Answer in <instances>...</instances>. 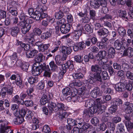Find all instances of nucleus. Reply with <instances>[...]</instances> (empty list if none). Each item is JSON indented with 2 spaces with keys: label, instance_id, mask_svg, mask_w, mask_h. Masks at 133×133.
I'll return each mask as SVG.
<instances>
[{
  "label": "nucleus",
  "instance_id": "f257e3e1",
  "mask_svg": "<svg viewBox=\"0 0 133 133\" xmlns=\"http://www.w3.org/2000/svg\"><path fill=\"white\" fill-rule=\"evenodd\" d=\"M36 9L35 11L32 8H30L28 10L29 14L33 18L38 21L47 17L48 15L46 11L47 8L45 5L42 6L41 4H38Z\"/></svg>",
  "mask_w": 133,
  "mask_h": 133
},
{
  "label": "nucleus",
  "instance_id": "f03ea898",
  "mask_svg": "<svg viewBox=\"0 0 133 133\" xmlns=\"http://www.w3.org/2000/svg\"><path fill=\"white\" fill-rule=\"evenodd\" d=\"M103 69L98 66L97 64L92 65L91 66V70L92 72H95L94 73L90 72L89 76V77L88 80V82L90 84H93L96 81L99 82L101 83L103 82L101 76V73Z\"/></svg>",
  "mask_w": 133,
  "mask_h": 133
},
{
  "label": "nucleus",
  "instance_id": "7ed1b4c3",
  "mask_svg": "<svg viewBox=\"0 0 133 133\" xmlns=\"http://www.w3.org/2000/svg\"><path fill=\"white\" fill-rule=\"evenodd\" d=\"M48 107L51 112L53 111L56 112L58 111L65 110V105L64 104L61 103L55 102L54 101H49Z\"/></svg>",
  "mask_w": 133,
  "mask_h": 133
},
{
  "label": "nucleus",
  "instance_id": "20e7f679",
  "mask_svg": "<svg viewBox=\"0 0 133 133\" xmlns=\"http://www.w3.org/2000/svg\"><path fill=\"white\" fill-rule=\"evenodd\" d=\"M124 109L126 114L124 116V117L126 121H130V114L133 112V103L128 102H124Z\"/></svg>",
  "mask_w": 133,
  "mask_h": 133
},
{
  "label": "nucleus",
  "instance_id": "39448f33",
  "mask_svg": "<svg viewBox=\"0 0 133 133\" xmlns=\"http://www.w3.org/2000/svg\"><path fill=\"white\" fill-rule=\"evenodd\" d=\"M8 122L6 120H0V131L1 133H14L9 126H7Z\"/></svg>",
  "mask_w": 133,
  "mask_h": 133
},
{
  "label": "nucleus",
  "instance_id": "423d86ee",
  "mask_svg": "<svg viewBox=\"0 0 133 133\" xmlns=\"http://www.w3.org/2000/svg\"><path fill=\"white\" fill-rule=\"evenodd\" d=\"M44 63H39L38 65L37 66L36 63L34 64V66L32 68V72L33 75L36 76L40 75L42 72L44 67Z\"/></svg>",
  "mask_w": 133,
  "mask_h": 133
},
{
  "label": "nucleus",
  "instance_id": "0eeeda50",
  "mask_svg": "<svg viewBox=\"0 0 133 133\" xmlns=\"http://www.w3.org/2000/svg\"><path fill=\"white\" fill-rule=\"evenodd\" d=\"M92 107L88 109H84L83 111V118L86 120V122H88L91 117L94 114L95 110H93Z\"/></svg>",
  "mask_w": 133,
  "mask_h": 133
},
{
  "label": "nucleus",
  "instance_id": "6e6552de",
  "mask_svg": "<svg viewBox=\"0 0 133 133\" xmlns=\"http://www.w3.org/2000/svg\"><path fill=\"white\" fill-rule=\"evenodd\" d=\"M73 63L72 62L68 61L65 63L61 65L62 66L61 72H63V74H65L68 68L70 71H72L74 68Z\"/></svg>",
  "mask_w": 133,
  "mask_h": 133
},
{
  "label": "nucleus",
  "instance_id": "1a4fd4ad",
  "mask_svg": "<svg viewBox=\"0 0 133 133\" xmlns=\"http://www.w3.org/2000/svg\"><path fill=\"white\" fill-rule=\"evenodd\" d=\"M17 58V54L15 52L13 53L12 55L8 57V60L7 62L9 66L12 67L15 65L16 61Z\"/></svg>",
  "mask_w": 133,
  "mask_h": 133
},
{
  "label": "nucleus",
  "instance_id": "9d476101",
  "mask_svg": "<svg viewBox=\"0 0 133 133\" xmlns=\"http://www.w3.org/2000/svg\"><path fill=\"white\" fill-rule=\"evenodd\" d=\"M83 91L82 92L81 94L80 95V96H78L76 95L75 94L74 95H72V101L74 102H76V101L81 102L83 101V99L85 97L84 96V90L85 89V87H83Z\"/></svg>",
  "mask_w": 133,
  "mask_h": 133
},
{
  "label": "nucleus",
  "instance_id": "9b49d317",
  "mask_svg": "<svg viewBox=\"0 0 133 133\" xmlns=\"http://www.w3.org/2000/svg\"><path fill=\"white\" fill-rule=\"evenodd\" d=\"M71 26L70 24L69 23L62 25L60 27V31L62 33L66 34L70 31Z\"/></svg>",
  "mask_w": 133,
  "mask_h": 133
},
{
  "label": "nucleus",
  "instance_id": "f8f14e48",
  "mask_svg": "<svg viewBox=\"0 0 133 133\" xmlns=\"http://www.w3.org/2000/svg\"><path fill=\"white\" fill-rule=\"evenodd\" d=\"M114 46L116 49L119 51L125 49L122 43L119 39H117L115 41L114 43Z\"/></svg>",
  "mask_w": 133,
  "mask_h": 133
},
{
  "label": "nucleus",
  "instance_id": "ddd939ff",
  "mask_svg": "<svg viewBox=\"0 0 133 133\" xmlns=\"http://www.w3.org/2000/svg\"><path fill=\"white\" fill-rule=\"evenodd\" d=\"M102 0H91L90 3L91 7L95 9L98 8L102 3Z\"/></svg>",
  "mask_w": 133,
  "mask_h": 133
},
{
  "label": "nucleus",
  "instance_id": "4468645a",
  "mask_svg": "<svg viewBox=\"0 0 133 133\" xmlns=\"http://www.w3.org/2000/svg\"><path fill=\"white\" fill-rule=\"evenodd\" d=\"M125 86L121 83H118L115 85L114 88L116 91L119 92H121L124 91L125 90Z\"/></svg>",
  "mask_w": 133,
  "mask_h": 133
},
{
  "label": "nucleus",
  "instance_id": "2eb2a0df",
  "mask_svg": "<svg viewBox=\"0 0 133 133\" xmlns=\"http://www.w3.org/2000/svg\"><path fill=\"white\" fill-rule=\"evenodd\" d=\"M44 68L43 69V71H44L43 76L46 77H50L52 74V72L50 69L49 66L48 65L46 66L44 63Z\"/></svg>",
  "mask_w": 133,
  "mask_h": 133
},
{
  "label": "nucleus",
  "instance_id": "dca6fc26",
  "mask_svg": "<svg viewBox=\"0 0 133 133\" xmlns=\"http://www.w3.org/2000/svg\"><path fill=\"white\" fill-rule=\"evenodd\" d=\"M84 96H85L83 99V101H84L85 106V107H89V108L91 107V106L93 105L92 103H94L93 101L91 99H88L87 98V96L86 94L85 93V91L84 92Z\"/></svg>",
  "mask_w": 133,
  "mask_h": 133
},
{
  "label": "nucleus",
  "instance_id": "f3484780",
  "mask_svg": "<svg viewBox=\"0 0 133 133\" xmlns=\"http://www.w3.org/2000/svg\"><path fill=\"white\" fill-rule=\"evenodd\" d=\"M34 33H31L30 34H27L25 36V39L26 41L31 43L33 45V44L34 41H35L34 39Z\"/></svg>",
  "mask_w": 133,
  "mask_h": 133
},
{
  "label": "nucleus",
  "instance_id": "a211bd4d",
  "mask_svg": "<svg viewBox=\"0 0 133 133\" xmlns=\"http://www.w3.org/2000/svg\"><path fill=\"white\" fill-rule=\"evenodd\" d=\"M38 52V51L34 49L27 52L26 53V55L28 58H33L34 56L37 55Z\"/></svg>",
  "mask_w": 133,
  "mask_h": 133
},
{
  "label": "nucleus",
  "instance_id": "6ab92c4d",
  "mask_svg": "<svg viewBox=\"0 0 133 133\" xmlns=\"http://www.w3.org/2000/svg\"><path fill=\"white\" fill-rule=\"evenodd\" d=\"M123 55L125 56H127L131 58L133 56V49L130 47L125 49L124 51Z\"/></svg>",
  "mask_w": 133,
  "mask_h": 133
},
{
  "label": "nucleus",
  "instance_id": "aec40b11",
  "mask_svg": "<svg viewBox=\"0 0 133 133\" xmlns=\"http://www.w3.org/2000/svg\"><path fill=\"white\" fill-rule=\"evenodd\" d=\"M102 106H98L97 105H94L92 107L93 108V110H95L96 111L94 112L95 113L97 112L98 114H102L103 112L105 111V107H104Z\"/></svg>",
  "mask_w": 133,
  "mask_h": 133
},
{
  "label": "nucleus",
  "instance_id": "412c9836",
  "mask_svg": "<svg viewBox=\"0 0 133 133\" xmlns=\"http://www.w3.org/2000/svg\"><path fill=\"white\" fill-rule=\"evenodd\" d=\"M73 39L76 42L78 41L79 37L81 36L82 33L81 31H74L72 33Z\"/></svg>",
  "mask_w": 133,
  "mask_h": 133
},
{
  "label": "nucleus",
  "instance_id": "4be33fe9",
  "mask_svg": "<svg viewBox=\"0 0 133 133\" xmlns=\"http://www.w3.org/2000/svg\"><path fill=\"white\" fill-rule=\"evenodd\" d=\"M21 13L19 16V18L20 20H23L24 21H31V19H29L28 17L24 14L22 10H20Z\"/></svg>",
  "mask_w": 133,
  "mask_h": 133
},
{
  "label": "nucleus",
  "instance_id": "5701e85b",
  "mask_svg": "<svg viewBox=\"0 0 133 133\" xmlns=\"http://www.w3.org/2000/svg\"><path fill=\"white\" fill-rule=\"evenodd\" d=\"M117 30L119 35L121 37H124L126 35V31L122 26H118Z\"/></svg>",
  "mask_w": 133,
  "mask_h": 133
},
{
  "label": "nucleus",
  "instance_id": "b1692460",
  "mask_svg": "<svg viewBox=\"0 0 133 133\" xmlns=\"http://www.w3.org/2000/svg\"><path fill=\"white\" fill-rule=\"evenodd\" d=\"M124 123L128 131L130 133H132L133 128V123L130 121H125Z\"/></svg>",
  "mask_w": 133,
  "mask_h": 133
},
{
  "label": "nucleus",
  "instance_id": "393cba45",
  "mask_svg": "<svg viewBox=\"0 0 133 133\" xmlns=\"http://www.w3.org/2000/svg\"><path fill=\"white\" fill-rule=\"evenodd\" d=\"M100 93V89L98 87L95 88L90 93L91 97L94 98H96L97 96H99Z\"/></svg>",
  "mask_w": 133,
  "mask_h": 133
},
{
  "label": "nucleus",
  "instance_id": "a878e982",
  "mask_svg": "<svg viewBox=\"0 0 133 133\" xmlns=\"http://www.w3.org/2000/svg\"><path fill=\"white\" fill-rule=\"evenodd\" d=\"M44 58L45 57L43 56V54L41 53L38 54L35 57V60L36 62L35 63L39 64V63H40V62H42Z\"/></svg>",
  "mask_w": 133,
  "mask_h": 133
},
{
  "label": "nucleus",
  "instance_id": "bb28decb",
  "mask_svg": "<svg viewBox=\"0 0 133 133\" xmlns=\"http://www.w3.org/2000/svg\"><path fill=\"white\" fill-rule=\"evenodd\" d=\"M117 130L118 133H124V126L123 124L120 123L117 125Z\"/></svg>",
  "mask_w": 133,
  "mask_h": 133
},
{
  "label": "nucleus",
  "instance_id": "cd10ccee",
  "mask_svg": "<svg viewBox=\"0 0 133 133\" xmlns=\"http://www.w3.org/2000/svg\"><path fill=\"white\" fill-rule=\"evenodd\" d=\"M16 85L20 88H22L23 87V81L19 75L17 76V78L15 81Z\"/></svg>",
  "mask_w": 133,
  "mask_h": 133
},
{
  "label": "nucleus",
  "instance_id": "c85d7f7f",
  "mask_svg": "<svg viewBox=\"0 0 133 133\" xmlns=\"http://www.w3.org/2000/svg\"><path fill=\"white\" fill-rule=\"evenodd\" d=\"M52 36V34L50 31H47L43 33L40 36L41 38L43 40H45Z\"/></svg>",
  "mask_w": 133,
  "mask_h": 133
},
{
  "label": "nucleus",
  "instance_id": "c756f323",
  "mask_svg": "<svg viewBox=\"0 0 133 133\" xmlns=\"http://www.w3.org/2000/svg\"><path fill=\"white\" fill-rule=\"evenodd\" d=\"M115 48L113 47H110L107 53L108 57L109 58H113L115 54Z\"/></svg>",
  "mask_w": 133,
  "mask_h": 133
},
{
  "label": "nucleus",
  "instance_id": "7c9ffc66",
  "mask_svg": "<svg viewBox=\"0 0 133 133\" xmlns=\"http://www.w3.org/2000/svg\"><path fill=\"white\" fill-rule=\"evenodd\" d=\"M19 31L18 27V26H13L11 29V34L13 36H16L18 34Z\"/></svg>",
  "mask_w": 133,
  "mask_h": 133
},
{
  "label": "nucleus",
  "instance_id": "2f4dec72",
  "mask_svg": "<svg viewBox=\"0 0 133 133\" xmlns=\"http://www.w3.org/2000/svg\"><path fill=\"white\" fill-rule=\"evenodd\" d=\"M109 32L108 30L104 28H101L97 31V34L99 36L108 35Z\"/></svg>",
  "mask_w": 133,
  "mask_h": 133
},
{
  "label": "nucleus",
  "instance_id": "473e14b6",
  "mask_svg": "<svg viewBox=\"0 0 133 133\" xmlns=\"http://www.w3.org/2000/svg\"><path fill=\"white\" fill-rule=\"evenodd\" d=\"M61 51L62 53L63 54H70L72 51V50L70 47L63 46L62 47Z\"/></svg>",
  "mask_w": 133,
  "mask_h": 133
},
{
  "label": "nucleus",
  "instance_id": "72a5a7b5",
  "mask_svg": "<svg viewBox=\"0 0 133 133\" xmlns=\"http://www.w3.org/2000/svg\"><path fill=\"white\" fill-rule=\"evenodd\" d=\"M118 16L123 19H128V17H127V13L125 10H120L118 12Z\"/></svg>",
  "mask_w": 133,
  "mask_h": 133
},
{
  "label": "nucleus",
  "instance_id": "f704fd0d",
  "mask_svg": "<svg viewBox=\"0 0 133 133\" xmlns=\"http://www.w3.org/2000/svg\"><path fill=\"white\" fill-rule=\"evenodd\" d=\"M8 8H17L18 3L14 0H9L8 3Z\"/></svg>",
  "mask_w": 133,
  "mask_h": 133
},
{
  "label": "nucleus",
  "instance_id": "c9c22d12",
  "mask_svg": "<svg viewBox=\"0 0 133 133\" xmlns=\"http://www.w3.org/2000/svg\"><path fill=\"white\" fill-rule=\"evenodd\" d=\"M107 52L105 50H102L100 51L97 54L96 56L99 57V58L97 59V60L99 61V60L105 57L107 55Z\"/></svg>",
  "mask_w": 133,
  "mask_h": 133
},
{
  "label": "nucleus",
  "instance_id": "e433bc0d",
  "mask_svg": "<svg viewBox=\"0 0 133 133\" xmlns=\"http://www.w3.org/2000/svg\"><path fill=\"white\" fill-rule=\"evenodd\" d=\"M101 77L103 81V82L104 80L109 79L110 78L108 73L106 71H103L101 73Z\"/></svg>",
  "mask_w": 133,
  "mask_h": 133
},
{
  "label": "nucleus",
  "instance_id": "4c0bfd02",
  "mask_svg": "<svg viewBox=\"0 0 133 133\" xmlns=\"http://www.w3.org/2000/svg\"><path fill=\"white\" fill-rule=\"evenodd\" d=\"M55 62L57 65L61 66L63 64V61L61 59V56L59 55H57L55 57Z\"/></svg>",
  "mask_w": 133,
  "mask_h": 133
},
{
  "label": "nucleus",
  "instance_id": "58836bf2",
  "mask_svg": "<svg viewBox=\"0 0 133 133\" xmlns=\"http://www.w3.org/2000/svg\"><path fill=\"white\" fill-rule=\"evenodd\" d=\"M8 10L12 15L14 16L17 15L18 12L17 8H8Z\"/></svg>",
  "mask_w": 133,
  "mask_h": 133
},
{
  "label": "nucleus",
  "instance_id": "ea45409f",
  "mask_svg": "<svg viewBox=\"0 0 133 133\" xmlns=\"http://www.w3.org/2000/svg\"><path fill=\"white\" fill-rule=\"evenodd\" d=\"M24 117H18L14 118V123L16 124H21L24 121Z\"/></svg>",
  "mask_w": 133,
  "mask_h": 133
},
{
  "label": "nucleus",
  "instance_id": "a19ab883",
  "mask_svg": "<svg viewBox=\"0 0 133 133\" xmlns=\"http://www.w3.org/2000/svg\"><path fill=\"white\" fill-rule=\"evenodd\" d=\"M129 28L127 31V35L130 38H132V36L131 35L132 34V32L133 30V23H129Z\"/></svg>",
  "mask_w": 133,
  "mask_h": 133
},
{
  "label": "nucleus",
  "instance_id": "79ce46f5",
  "mask_svg": "<svg viewBox=\"0 0 133 133\" xmlns=\"http://www.w3.org/2000/svg\"><path fill=\"white\" fill-rule=\"evenodd\" d=\"M49 101H49L47 99V97L46 96V95L45 94L43 95L40 99V103L42 105H44L48 102V103Z\"/></svg>",
  "mask_w": 133,
  "mask_h": 133
},
{
  "label": "nucleus",
  "instance_id": "37998d69",
  "mask_svg": "<svg viewBox=\"0 0 133 133\" xmlns=\"http://www.w3.org/2000/svg\"><path fill=\"white\" fill-rule=\"evenodd\" d=\"M98 66L101 68L103 70H106L108 69V66H109L108 64H105L104 62L101 60L99 61L98 64H97Z\"/></svg>",
  "mask_w": 133,
  "mask_h": 133
},
{
  "label": "nucleus",
  "instance_id": "c03bdc74",
  "mask_svg": "<svg viewBox=\"0 0 133 133\" xmlns=\"http://www.w3.org/2000/svg\"><path fill=\"white\" fill-rule=\"evenodd\" d=\"M63 94L65 96L70 95L72 92L70 89L69 87H66L63 89L62 90Z\"/></svg>",
  "mask_w": 133,
  "mask_h": 133
},
{
  "label": "nucleus",
  "instance_id": "a18cd8bd",
  "mask_svg": "<svg viewBox=\"0 0 133 133\" xmlns=\"http://www.w3.org/2000/svg\"><path fill=\"white\" fill-rule=\"evenodd\" d=\"M51 69L54 71H57L58 69V67L55 64L54 61H51L49 63Z\"/></svg>",
  "mask_w": 133,
  "mask_h": 133
},
{
  "label": "nucleus",
  "instance_id": "49530a36",
  "mask_svg": "<svg viewBox=\"0 0 133 133\" xmlns=\"http://www.w3.org/2000/svg\"><path fill=\"white\" fill-rule=\"evenodd\" d=\"M55 17L56 19H60L63 16V12L60 10L58 12H56L55 14Z\"/></svg>",
  "mask_w": 133,
  "mask_h": 133
},
{
  "label": "nucleus",
  "instance_id": "de8ad7c7",
  "mask_svg": "<svg viewBox=\"0 0 133 133\" xmlns=\"http://www.w3.org/2000/svg\"><path fill=\"white\" fill-rule=\"evenodd\" d=\"M6 109L3 106V99L0 100V113L4 114L6 112Z\"/></svg>",
  "mask_w": 133,
  "mask_h": 133
},
{
  "label": "nucleus",
  "instance_id": "09e8293b",
  "mask_svg": "<svg viewBox=\"0 0 133 133\" xmlns=\"http://www.w3.org/2000/svg\"><path fill=\"white\" fill-rule=\"evenodd\" d=\"M73 78L75 79H82L84 77L83 75L81 72L74 74L72 75Z\"/></svg>",
  "mask_w": 133,
  "mask_h": 133
},
{
  "label": "nucleus",
  "instance_id": "8fccbe9b",
  "mask_svg": "<svg viewBox=\"0 0 133 133\" xmlns=\"http://www.w3.org/2000/svg\"><path fill=\"white\" fill-rule=\"evenodd\" d=\"M12 101L18 105L20 104L21 103V101L20 97L19 95H16L14 96L12 98Z\"/></svg>",
  "mask_w": 133,
  "mask_h": 133
},
{
  "label": "nucleus",
  "instance_id": "3c124183",
  "mask_svg": "<svg viewBox=\"0 0 133 133\" xmlns=\"http://www.w3.org/2000/svg\"><path fill=\"white\" fill-rule=\"evenodd\" d=\"M34 114L31 111H26L25 118L27 120H30L32 119L33 116Z\"/></svg>",
  "mask_w": 133,
  "mask_h": 133
},
{
  "label": "nucleus",
  "instance_id": "603ef678",
  "mask_svg": "<svg viewBox=\"0 0 133 133\" xmlns=\"http://www.w3.org/2000/svg\"><path fill=\"white\" fill-rule=\"evenodd\" d=\"M38 79L37 77H31L29 78L28 82L30 84H33L34 83H36L38 81Z\"/></svg>",
  "mask_w": 133,
  "mask_h": 133
},
{
  "label": "nucleus",
  "instance_id": "864d4df0",
  "mask_svg": "<svg viewBox=\"0 0 133 133\" xmlns=\"http://www.w3.org/2000/svg\"><path fill=\"white\" fill-rule=\"evenodd\" d=\"M85 30L89 33H92L93 32V28L89 24H86L84 26Z\"/></svg>",
  "mask_w": 133,
  "mask_h": 133
},
{
  "label": "nucleus",
  "instance_id": "5fc2aeb1",
  "mask_svg": "<svg viewBox=\"0 0 133 133\" xmlns=\"http://www.w3.org/2000/svg\"><path fill=\"white\" fill-rule=\"evenodd\" d=\"M117 109V106L113 104L109 108L108 111L110 113L112 114L113 113H115L116 112Z\"/></svg>",
  "mask_w": 133,
  "mask_h": 133
},
{
  "label": "nucleus",
  "instance_id": "6e6d98bb",
  "mask_svg": "<svg viewBox=\"0 0 133 133\" xmlns=\"http://www.w3.org/2000/svg\"><path fill=\"white\" fill-rule=\"evenodd\" d=\"M67 123L69 125L71 126L76 125L75 120L72 118H68L67 119Z\"/></svg>",
  "mask_w": 133,
  "mask_h": 133
},
{
  "label": "nucleus",
  "instance_id": "4d7b16f0",
  "mask_svg": "<svg viewBox=\"0 0 133 133\" xmlns=\"http://www.w3.org/2000/svg\"><path fill=\"white\" fill-rule=\"evenodd\" d=\"M104 4H102L101 5L102 6V11H103V12L104 14H105L108 11V8L106 6L107 3L105 1H104Z\"/></svg>",
  "mask_w": 133,
  "mask_h": 133
},
{
  "label": "nucleus",
  "instance_id": "13d9d810",
  "mask_svg": "<svg viewBox=\"0 0 133 133\" xmlns=\"http://www.w3.org/2000/svg\"><path fill=\"white\" fill-rule=\"evenodd\" d=\"M123 103V101L121 99L118 98L116 99L115 100H114L113 102V104L114 105L117 106V107L118 106H119L121 105Z\"/></svg>",
  "mask_w": 133,
  "mask_h": 133
},
{
  "label": "nucleus",
  "instance_id": "bf43d9fd",
  "mask_svg": "<svg viewBox=\"0 0 133 133\" xmlns=\"http://www.w3.org/2000/svg\"><path fill=\"white\" fill-rule=\"evenodd\" d=\"M89 14L90 18L93 20H95V17L96 15V11L93 10H90L89 11Z\"/></svg>",
  "mask_w": 133,
  "mask_h": 133
},
{
  "label": "nucleus",
  "instance_id": "052dcab7",
  "mask_svg": "<svg viewBox=\"0 0 133 133\" xmlns=\"http://www.w3.org/2000/svg\"><path fill=\"white\" fill-rule=\"evenodd\" d=\"M75 61L77 62L80 63L82 62L84 64L83 60L82 57L81 55H78L75 56L74 57Z\"/></svg>",
  "mask_w": 133,
  "mask_h": 133
},
{
  "label": "nucleus",
  "instance_id": "680f3d73",
  "mask_svg": "<svg viewBox=\"0 0 133 133\" xmlns=\"http://www.w3.org/2000/svg\"><path fill=\"white\" fill-rule=\"evenodd\" d=\"M7 88L5 87H3L1 90L0 92L1 93V95L2 97L3 98L5 97L7 95Z\"/></svg>",
  "mask_w": 133,
  "mask_h": 133
},
{
  "label": "nucleus",
  "instance_id": "e2e57ef3",
  "mask_svg": "<svg viewBox=\"0 0 133 133\" xmlns=\"http://www.w3.org/2000/svg\"><path fill=\"white\" fill-rule=\"evenodd\" d=\"M42 131L46 133H51V129L49 126L47 125H45L43 127Z\"/></svg>",
  "mask_w": 133,
  "mask_h": 133
},
{
  "label": "nucleus",
  "instance_id": "0e129e2a",
  "mask_svg": "<svg viewBox=\"0 0 133 133\" xmlns=\"http://www.w3.org/2000/svg\"><path fill=\"white\" fill-rule=\"evenodd\" d=\"M68 115V113L65 111L62 112H59V118L61 119V120H62L64 118L66 119Z\"/></svg>",
  "mask_w": 133,
  "mask_h": 133
},
{
  "label": "nucleus",
  "instance_id": "69168bd1",
  "mask_svg": "<svg viewBox=\"0 0 133 133\" xmlns=\"http://www.w3.org/2000/svg\"><path fill=\"white\" fill-rule=\"evenodd\" d=\"M132 0H126V3L128 9H133V3L132 2Z\"/></svg>",
  "mask_w": 133,
  "mask_h": 133
},
{
  "label": "nucleus",
  "instance_id": "338daca9",
  "mask_svg": "<svg viewBox=\"0 0 133 133\" xmlns=\"http://www.w3.org/2000/svg\"><path fill=\"white\" fill-rule=\"evenodd\" d=\"M121 117L116 116L113 117L112 119V122L114 123H117L118 122H120L121 121Z\"/></svg>",
  "mask_w": 133,
  "mask_h": 133
},
{
  "label": "nucleus",
  "instance_id": "774afa93",
  "mask_svg": "<svg viewBox=\"0 0 133 133\" xmlns=\"http://www.w3.org/2000/svg\"><path fill=\"white\" fill-rule=\"evenodd\" d=\"M126 75L128 79L133 80V73L132 72L129 71H127Z\"/></svg>",
  "mask_w": 133,
  "mask_h": 133
}]
</instances>
